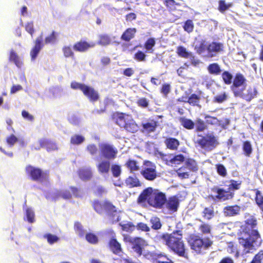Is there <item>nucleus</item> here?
Returning a JSON list of instances; mask_svg holds the SVG:
<instances>
[{"label":"nucleus","instance_id":"nucleus-1","mask_svg":"<svg viewBox=\"0 0 263 263\" xmlns=\"http://www.w3.org/2000/svg\"><path fill=\"white\" fill-rule=\"evenodd\" d=\"M257 226L256 218L251 216L245 220L238 230V242L243 248V252L246 254L253 253L261 242V235Z\"/></svg>","mask_w":263,"mask_h":263},{"label":"nucleus","instance_id":"nucleus-2","mask_svg":"<svg viewBox=\"0 0 263 263\" xmlns=\"http://www.w3.org/2000/svg\"><path fill=\"white\" fill-rule=\"evenodd\" d=\"M247 79L240 72L236 73L233 80L230 89L235 97L240 98L247 102H250L257 94V90L252 87L247 88Z\"/></svg>","mask_w":263,"mask_h":263},{"label":"nucleus","instance_id":"nucleus-3","mask_svg":"<svg viewBox=\"0 0 263 263\" xmlns=\"http://www.w3.org/2000/svg\"><path fill=\"white\" fill-rule=\"evenodd\" d=\"M137 201L138 203L147 202L151 206L161 209L166 202V195L157 189L148 187L140 194Z\"/></svg>","mask_w":263,"mask_h":263},{"label":"nucleus","instance_id":"nucleus-4","mask_svg":"<svg viewBox=\"0 0 263 263\" xmlns=\"http://www.w3.org/2000/svg\"><path fill=\"white\" fill-rule=\"evenodd\" d=\"M159 238L164 240L166 245L178 256L184 257L187 256L181 230L174 231L170 234L163 233L159 235Z\"/></svg>","mask_w":263,"mask_h":263},{"label":"nucleus","instance_id":"nucleus-5","mask_svg":"<svg viewBox=\"0 0 263 263\" xmlns=\"http://www.w3.org/2000/svg\"><path fill=\"white\" fill-rule=\"evenodd\" d=\"M229 183L227 190L217 186H214L211 189V192L215 195H210L209 198L216 201H224L232 199L235 196L234 192L240 189L242 182L239 180L231 179L226 181Z\"/></svg>","mask_w":263,"mask_h":263},{"label":"nucleus","instance_id":"nucleus-6","mask_svg":"<svg viewBox=\"0 0 263 263\" xmlns=\"http://www.w3.org/2000/svg\"><path fill=\"white\" fill-rule=\"evenodd\" d=\"M116 124L127 133L135 134L139 130V126L131 115L117 112L112 116Z\"/></svg>","mask_w":263,"mask_h":263},{"label":"nucleus","instance_id":"nucleus-7","mask_svg":"<svg viewBox=\"0 0 263 263\" xmlns=\"http://www.w3.org/2000/svg\"><path fill=\"white\" fill-rule=\"evenodd\" d=\"M25 170L27 176L33 181L43 182L49 180V171H44L41 168L31 165H27Z\"/></svg>","mask_w":263,"mask_h":263},{"label":"nucleus","instance_id":"nucleus-8","mask_svg":"<svg viewBox=\"0 0 263 263\" xmlns=\"http://www.w3.org/2000/svg\"><path fill=\"white\" fill-rule=\"evenodd\" d=\"M198 165L193 158H188L185 159L182 166L179 167L176 173L177 176L181 179H186L190 176V173H196L198 171Z\"/></svg>","mask_w":263,"mask_h":263},{"label":"nucleus","instance_id":"nucleus-9","mask_svg":"<svg viewBox=\"0 0 263 263\" xmlns=\"http://www.w3.org/2000/svg\"><path fill=\"white\" fill-rule=\"evenodd\" d=\"M70 87L73 89H79L81 90L83 95L86 97L90 102H96L99 99V95L98 91L91 86L73 81L70 84Z\"/></svg>","mask_w":263,"mask_h":263},{"label":"nucleus","instance_id":"nucleus-10","mask_svg":"<svg viewBox=\"0 0 263 263\" xmlns=\"http://www.w3.org/2000/svg\"><path fill=\"white\" fill-rule=\"evenodd\" d=\"M190 246L192 250L198 253L209 248L213 244V241L209 238H201L199 236L195 235L190 238Z\"/></svg>","mask_w":263,"mask_h":263},{"label":"nucleus","instance_id":"nucleus-11","mask_svg":"<svg viewBox=\"0 0 263 263\" xmlns=\"http://www.w3.org/2000/svg\"><path fill=\"white\" fill-rule=\"evenodd\" d=\"M197 140L196 143L201 148L207 151L214 149L218 144L217 138L212 134H206L205 136H200Z\"/></svg>","mask_w":263,"mask_h":263},{"label":"nucleus","instance_id":"nucleus-12","mask_svg":"<svg viewBox=\"0 0 263 263\" xmlns=\"http://www.w3.org/2000/svg\"><path fill=\"white\" fill-rule=\"evenodd\" d=\"M140 174L145 180L149 181L155 180L159 176L156 165L149 160L143 161V166Z\"/></svg>","mask_w":263,"mask_h":263},{"label":"nucleus","instance_id":"nucleus-13","mask_svg":"<svg viewBox=\"0 0 263 263\" xmlns=\"http://www.w3.org/2000/svg\"><path fill=\"white\" fill-rule=\"evenodd\" d=\"M92 206L95 211L99 214L105 212L108 215L113 216L117 213L116 207L107 200H104L103 202L95 200Z\"/></svg>","mask_w":263,"mask_h":263},{"label":"nucleus","instance_id":"nucleus-14","mask_svg":"<svg viewBox=\"0 0 263 263\" xmlns=\"http://www.w3.org/2000/svg\"><path fill=\"white\" fill-rule=\"evenodd\" d=\"M100 156L101 158L107 160H113L117 157V149L108 143H102L99 145Z\"/></svg>","mask_w":263,"mask_h":263},{"label":"nucleus","instance_id":"nucleus-15","mask_svg":"<svg viewBox=\"0 0 263 263\" xmlns=\"http://www.w3.org/2000/svg\"><path fill=\"white\" fill-rule=\"evenodd\" d=\"M176 53L177 55L184 59H190L192 65L196 66L200 63V61L196 59L192 52L188 51L186 49L182 46H179L177 47Z\"/></svg>","mask_w":263,"mask_h":263},{"label":"nucleus","instance_id":"nucleus-16","mask_svg":"<svg viewBox=\"0 0 263 263\" xmlns=\"http://www.w3.org/2000/svg\"><path fill=\"white\" fill-rule=\"evenodd\" d=\"M179 206V200L178 197L175 195L172 196L167 199L166 197V202L164 204L165 208L169 213H173L177 211Z\"/></svg>","mask_w":263,"mask_h":263},{"label":"nucleus","instance_id":"nucleus-17","mask_svg":"<svg viewBox=\"0 0 263 263\" xmlns=\"http://www.w3.org/2000/svg\"><path fill=\"white\" fill-rule=\"evenodd\" d=\"M43 35L42 34L36 37L34 42V45L31 49L30 54L31 56V60L34 61L37 57L39 53L40 50L44 46V43L43 42Z\"/></svg>","mask_w":263,"mask_h":263},{"label":"nucleus","instance_id":"nucleus-18","mask_svg":"<svg viewBox=\"0 0 263 263\" xmlns=\"http://www.w3.org/2000/svg\"><path fill=\"white\" fill-rule=\"evenodd\" d=\"M108 247L109 250L116 255H119L122 253L123 250L121 245L119 242L116 238L115 234L114 233L112 237L110 238L108 242Z\"/></svg>","mask_w":263,"mask_h":263},{"label":"nucleus","instance_id":"nucleus-19","mask_svg":"<svg viewBox=\"0 0 263 263\" xmlns=\"http://www.w3.org/2000/svg\"><path fill=\"white\" fill-rule=\"evenodd\" d=\"M95 46L94 43H88L84 40H80L74 44L73 48L76 51L85 52Z\"/></svg>","mask_w":263,"mask_h":263},{"label":"nucleus","instance_id":"nucleus-20","mask_svg":"<svg viewBox=\"0 0 263 263\" xmlns=\"http://www.w3.org/2000/svg\"><path fill=\"white\" fill-rule=\"evenodd\" d=\"M40 147L36 148V149H40L41 148H45L48 152L58 150V147L57 144L48 139L43 138L39 141Z\"/></svg>","mask_w":263,"mask_h":263},{"label":"nucleus","instance_id":"nucleus-21","mask_svg":"<svg viewBox=\"0 0 263 263\" xmlns=\"http://www.w3.org/2000/svg\"><path fill=\"white\" fill-rule=\"evenodd\" d=\"M159 125L157 121L152 120H148L147 122L142 123L141 124L142 132L143 133H151L155 132L156 128Z\"/></svg>","mask_w":263,"mask_h":263},{"label":"nucleus","instance_id":"nucleus-22","mask_svg":"<svg viewBox=\"0 0 263 263\" xmlns=\"http://www.w3.org/2000/svg\"><path fill=\"white\" fill-rule=\"evenodd\" d=\"M241 208L237 204L228 205L224 207L223 213L226 217H233L239 214Z\"/></svg>","mask_w":263,"mask_h":263},{"label":"nucleus","instance_id":"nucleus-23","mask_svg":"<svg viewBox=\"0 0 263 263\" xmlns=\"http://www.w3.org/2000/svg\"><path fill=\"white\" fill-rule=\"evenodd\" d=\"M132 244V249L134 251L137 253L138 256H141L142 254L143 246L144 240L139 237L134 238L130 241Z\"/></svg>","mask_w":263,"mask_h":263},{"label":"nucleus","instance_id":"nucleus-24","mask_svg":"<svg viewBox=\"0 0 263 263\" xmlns=\"http://www.w3.org/2000/svg\"><path fill=\"white\" fill-rule=\"evenodd\" d=\"M136 32V28H128L123 32L121 36V40L126 42H129L135 37Z\"/></svg>","mask_w":263,"mask_h":263},{"label":"nucleus","instance_id":"nucleus-25","mask_svg":"<svg viewBox=\"0 0 263 263\" xmlns=\"http://www.w3.org/2000/svg\"><path fill=\"white\" fill-rule=\"evenodd\" d=\"M164 143L167 148L172 151L177 150L179 145V141L175 138L168 137L164 140Z\"/></svg>","mask_w":263,"mask_h":263},{"label":"nucleus","instance_id":"nucleus-26","mask_svg":"<svg viewBox=\"0 0 263 263\" xmlns=\"http://www.w3.org/2000/svg\"><path fill=\"white\" fill-rule=\"evenodd\" d=\"M151 256L153 263H174L173 260L165 255L154 253Z\"/></svg>","mask_w":263,"mask_h":263},{"label":"nucleus","instance_id":"nucleus-27","mask_svg":"<svg viewBox=\"0 0 263 263\" xmlns=\"http://www.w3.org/2000/svg\"><path fill=\"white\" fill-rule=\"evenodd\" d=\"M223 44L222 43L212 42L208 45L207 50L209 53H217L223 51Z\"/></svg>","mask_w":263,"mask_h":263},{"label":"nucleus","instance_id":"nucleus-28","mask_svg":"<svg viewBox=\"0 0 263 263\" xmlns=\"http://www.w3.org/2000/svg\"><path fill=\"white\" fill-rule=\"evenodd\" d=\"M9 61L11 62H13L18 68H21L23 65V61L21 60L16 52L12 49L10 51Z\"/></svg>","mask_w":263,"mask_h":263},{"label":"nucleus","instance_id":"nucleus-29","mask_svg":"<svg viewBox=\"0 0 263 263\" xmlns=\"http://www.w3.org/2000/svg\"><path fill=\"white\" fill-rule=\"evenodd\" d=\"M108 160L107 159L102 160L97 165L98 171L100 174L108 173L110 168V163Z\"/></svg>","mask_w":263,"mask_h":263},{"label":"nucleus","instance_id":"nucleus-30","mask_svg":"<svg viewBox=\"0 0 263 263\" xmlns=\"http://www.w3.org/2000/svg\"><path fill=\"white\" fill-rule=\"evenodd\" d=\"M79 178L83 181H87L92 177V173L90 168H81L78 171Z\"/></svg>","mask_w":263,"mask_h":263},{"label":"nucleus","instance_id":"nucleus-31","mask_svg":"<svg viewBox=\"0 0 263 263\" xmlns=\"http://www.w3.org/2000/svg\"><path fill=\"white\" fill-rule=\"evenodd\" d=\"M125 183L130 188L140 187L142 183L136 176H128L125 180Z\"/></svg>","mask_w":263,"mask_h":263},{"label":"nucleus","instance_id":"nucleus-32","mask_svg":"<svg viewBox=\"0 0 263 263\" xmlns=\"http://www.w3.org/2000/svg\"><path fill=\"white\" fill-rule=\"evenodd\" d=\"M125 165L129 170L131 173H134L135 172L138 171L140 170L138 162L134 159H128Z\"/></svg>","mask_w":263,"mask_h":263},{"label":"nucleus","instance_id":"nucleus-33","mask_svg":"<svg viewBox=\"0 0 263 263\" xmlns=\"http://www.w3.org/2000/svg\"><path fill=\"white\" fill-rule=\"evenodd\" d=\"M242 149L243 154L247 157H250L253 152V147L251 142L248 140L243 141Z\"/></svg>","mask_w":263,"mask_h":263},{"label":"nucleus","instance_id":"nucleus-34","mask_svg":"<svg viewBox=\"0 0 263 263\" xmlns=\"http://www.w3.org/2000/svg\"><path fill=\"white\" fill-rule=\"evenodd\" d=\"M209 73L214 76H218L221 73V69L220 66L217 63H213L209 64L207 67Z\"/></svg>","mask_w":263,"mask_h":263},{"label":"nucleus","instance_id":"nucleus-35","mask_svg":"<svg viewBox=\"0 0 263 263\" xmlns=\"http://www.w3.org/2000/svg\"><path fill=\"white\" fill-rule=\"evenodd\" d=\"M207 47L208 46L205 40L202 39L197 41V44H196L194 47V49L197 53L201 54L207 50Z\"/></svg>","mask_w":263,"mask_h":263},{"label":"nucleus","instance_id":"nucleus-36","mask_svg":"<svg viewBox=\"0 0 263 263\" xmlns=\"http://www.w3.org/2000/svg\"><path fill=\"white\" fill-rule=\"evenodd\" d=\"M221 76L224 84L227 85L232 84L234 78L233 74L229 71H223L221 73Z\"/></svg>","mask_w":263,"mask_h":263},{"label":"nucleus","instance_id":"nucleus-37","mask_svg":"<svg viewBox=\"0 0 263 263\" xmlns=\"http://www.w3.org/2000/svg\"><path fill=\"white\" fill-rule=\"evenodd\" d=\"M179 121L181 123V125L187 129H192L194 127L195 123L191 119L185 117H180Z\"/></svg>","mask_w":263,"mask_h":263},{"label":"nucleus","instance_id":"nucleus-38","mask_svg":"<svg viewBox=\"0 0 263 263\" xmlns=\"http://www.w3.org/2000/svg\"><path fill=\"white\" fill-rule=\"evenodd\" d=\"M163 4L170 12L175 11L177 10L176 6H180V4L175 0H164Z\"/></svg>","mask_w":263,"mask_h":263},{"label":"nucleus","instance_id":"nucleus-39","mask_svg":"<svg viewBox=\"0 0 263 263\" xmlns=\"http://www.w3.org/2000/svg\"><path fill=\"white\" fill-rule=\"evenodd\" d=\"M255 193V201L256 204L263 212V195L258 189L254 190Z\"/></svg>","mask_w":263,"mask_h":263},{"label":"nucleus","instance_id":"nucleus-40","mask_svg":"<svg viewBox=\"0 0 263 263\" xmlns=\"http://www.w3.org/2000/svg\"><path fill=\"white\" fill-rule=\"evenodd\" d=\"M151 224V227L153 229L158 230L162 227V223L160 219L157 216H153L149 220Z\"/></svg>","mask_w":263,"mask_h":263},{"label":"nucleus","instance_id":"nucleus-41","mask_svg":"<svg viewBox=\"0 0 263 263\" xmlns=\"http://www.w3.org/2000/svg\"><path fill=\"white\" fill-rule=\"evenodd\" d=\"M111 42V40L109 35L104 34L99 35L98 44L101 46H105L109 45Z\"/></svg>","mask_w":263,"mask_h":263},{"label":"nucleus","instance_id":"nucleus-42","mask_svg":"<svg viewBox=\"0 0 263 263\" xmlns=\"http://www.w3.org/2000/svg\"><path fill=\"white\" fill-rule=\"evenodd\" d=\"M200 99V97L196 93H192L190 97H187V103L192 106H198Z\"/></svg>","mask_w":263,"mask_h":263},{"label":"nucleus","instance_id":"nucleus-43","mask_svg":"<svg viewBox=\"0 0 263 263\" xmlns=\"http://www.w3.org/2000/svg\"><path fill=\"white\" fill-rule=\"evenodd\" d=\"M182 27L184 31L188 33H191L193 31L194 29V24L193 21L190 19L186 20L183 23Z\"/></svg>","mask_w":263,"mask_h":263},{"label":"nucleus","instance_id":"nucleus-44","mask_svg":"<svg viewBox=\"0 0 263 263\" xmlns=\"http://www.w3.org/2000/svg\"><path fill=\"white\" fill-rule=\"evenodd\" d=\"M156 44V41L154 38H148L144 43V48L150 53H153L154 51L153 47Z\"/></svg>","mask_w":263,"mask_h":263},{"label":"nucleus","instance_id":"nucleus-45","mask_svg":"<svg viewBox=\"0 0 263 263\" xmlns=\"http://www.w3.org/2000/svg\"><path fill=\"white\" fill-rule=\"evenodd\" d=\"M85 141L84 136L80 135H74L70 138V143L72 145H79Z\"/></svg>","mask_w":263,"mask_h":263},{"label":"nucleus","instance_id":"nucleus-46","mask_svg":"<svg viewBox=\"0 0 263 263\" xmlns=\"http://www.w3.org/2000/svg\"><path fill=\"white\" fill-rule=\"evenodd\" d=\"M25 216L27 220L29 223H32L35 221V214L33 210L30 208H27L25 210Z\"/></svg>","mask_w":263,"mask_h":263},{"label":"nucleus","instance_id":"nucleus-47","mask_svg":"<svg viewBox=\"0 0 263 263\" xmlns=\"http://www.w3.org/2000/svg\"><path fill=\"white\" fill-rule=\"evenodd\" d=\"M86 240L90 244L96 245L99 242V238L97 235L93 233H88L85 235Z\"/></svg>","mask_w":263,"mask_h":263},{"label":"nucleus","instance_id":"nucleus-48","mask_svg":"<svg viewBox=\"0 0 263 263\" xmlns=\"http://www.w3.org/2000/svg\"><path fill=\"white\" fill-rule=\"evenodd\" d=\"M185 160V157L182 154L175 155L170 159L171 164H180Z\"/></svg>","mask_w":263,"mask_h":263},{"label":"nucleus","instance_id":"nucleus-49","mask_svg":"<svg viewBox=\"0 0 263 263\" xmlns=\"http://www.w3.org/2000/svg\"><path fill=\"white\" fill-rule=\"evenodd\" d=\"M202 216L206 220H210L214 216V211L213 209L205 208L202 211Z\"/></svg>","mask_w":263,"mask_h":263},{"label":"nucleus","instance_id":"nucleus-50","mask_svg":"<svg viewBox=\"0 0 263 263\" xmlns=\"http://www.w3.org/2000/svg\"><path fill=\"white\" fill-rule=\"evenodd\" d=\"M232 6V3L227 4L224 0H220L218 2V9L220 12L223 13L224 11L228 10Z\"/></svg>","mask_w":263,"mask_h":263},{"label":"nucleus","instance_id":"nucleus-51","mask_svg":"<svg viewBox=\"0 0 263 263\" xmlns=\"http://www.w3.org/2000/svg\"><path fill=\"white\" fill-rule=\"evenodd\" d=\"M64 56L66 58L74 59V53L70 46H64L62 48Z\"/></svg>","mask_w":263,"mask_h":263},{"label":"nucleus","instance_id":"nucleus-52","mask_svg":"<svg viewBox=\"0 0 263 263\" xmlns=\"http://www.w3.org/2000/svg\"><path fill=\"white\" fill-rule=\"evenodd\" d=\"M74 230L77 234L81 237H83L85 235V230L82 224L78 221L74 223Z\"/></svg>","mask_w":263,"mask_h":263},{"label":"nucleus","instance_id":"nucleus-53","mask_svg":"<svg viewBox=\"0 0 263 263\" xmlns=\"http://www.w3.org/2000/svg\"><path fill=\"white\" fill-rule=\"evenodd\" d=\"M215 166L218 174L222 177H226L227 171L225 166L220 163L217 164Z\"/></svg>","mask_w":263,"mask_h":263},{"label":"nucleus","instance_id":"nucleus-54","mask_svg":"<svg viewBox=\"0 0 263 263\" xmlns=\"http://www.w3.org/2000/svg\"><path fill=\"white\" fill-rule=\"evenodd\" d=\"M199 230L203 234H209L211 232V226L205 222H202L199 227Z\"/></svg>","mask_w":263,"mask_h":263},{"label":"nucleus","instance_id":"nucleus-55","mask_svg":"<svg viewBox=\"0 0 263 263\" xmlns=\"http://www.w3.org/2000/svg\"><path fill=\"white\" fill-rule=\"evenodd\" d=\"M43 237L47 239V242L50 245L58 242L59 240V238L57 236L50 233L45 234Z\"/></svg>","mask_w":263,"mask_h":263},{"label":"nucleus","instance_id":"nucleus-56","mask_svg":"<svg viewBox=\"0 0 263 263\" xmlns=\"http://www.w3.org/2000/svg\"><path fill=\"white\" fill-rule=\"evenodd\" d=\"M206 125L204 122L201 119H197L196 121V132H203L206 129Z\"/></svg>","mask_w":263,"mask_h":263},{"label":"nucleus","instance_id":"nucleus-57","mask_svg":"<svg viewBox=\"0 0 263 263\" xmlns=\"http://www.w3.org/2000/svg\"><path fill=\"white\" fill-rule=\"evenodd\" d=\"M58 34L54 31L52 32L45 39V43L46 44H52L54 43L57 40V35Z\"/></svg>","mask_w":263,"mask_h":263},{"label":"nucleus","instance_id":"nucleus-58","mask_svg":"<svg viewBox=\"0 0 263 263\" xmlns=\"http://www.w3.org/2000/svg\"><path fill=\"white\" fill-rule=\"evenodd\" d=\"M227 99V95L226 92L222 93L217 95L213 98V101L214 103H222Z\"/></svg>","mask_w":263,"mask_h":263},{"label":"nucleus","instance_id":"nucleus-59","mask_svg":"<svg viewBox=\"0 0 263 263\" xmlns=\"http://www.w3.org/2000/svg\"><path fill=\"white\" fill-rule=\"evenodd\" d=\"M111 171L114 177H118L121 173V166L118 164H112L111 166Z\"/></svg>","mask_w":263,"mask_h":263},{"label":"nucleus","instance_id":"nucleus-60","mask_svg":"<svg viewBox=\"0 0 263 263\" xmlns=\"http://www.w3.org/2000/svg\"><path fill=\"white\" fill-rule=\"evenodd\" d=\"M171 85L168 83H164L162 84L160 89V92L165 97H167L171 91Z\"/></svg>","mask_w":263,"mask_h":263},{"label":"nucleus","instance_id":"nucleus-61","mask_svg":"<svg viewBox=\"0 0 263 263\" xmlns=\"http://www.w3.org/2000/svg\"><path fill=\"white\" fill-rule=\"evenodd\" d=\"M134 58L139 62L145 61L146 60V54L142 51L138 50L135 53Z\"/></svg>","mask_w":263,"mask_h":263},{"label":"nucleus","instance_id":"nucleus-62","mask_svg":"<svg viewBox=\"0 0 263 263\" xmlns=\"http://www.w3.org/2000/svg\"><path fill=\"white\" fill-rule=\"evenodd\" d=\"M6 142L10 147H12L17 141L18 138L13 134L7 137Z\"/></svg>","mask_w":263,"mask_h":263},{"label":"nucleus","instance_id":"nucleus-63","mask_svg":"<svg viewBox=\"0 0 263 263\" xmlns=\"http://www.w3.org/2000/svg\"><path fill=\"white\" fill-rule=\"evenodd\" d=\"M86 149L91 156L96 155L98 152V147L95 144H88L86 147Z\"/></svg>","mask_w":263,"mask_h":263},{"label":"nucleus","instance_id":"nucleus-64","mask_svg":"<svg viewBox=\"0 0 263 263\" xmlns=\"http://www.w3.org/2000/svg\"><path fill=\"white\" fill-rule=\"evenodd\" d=\"M262 259L263 251H260L254 256L250 263H261Z\"/></svg>","mask_w":263,"mask_h":263}]
</instances>
